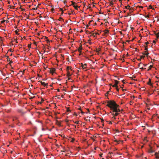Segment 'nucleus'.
I'll use <instances>...</instances> for the list:
<instances>
[{
	"mask_svg": "<svg viewBox=\"0 0 159 159\" xmlns=\"http://www.w3.org/2000/svg\"><path fill=\"white\" fill-rule=\"evenodd\" d=\"M107 106L110 109V112L108 113V115L111 120V121H107V122L109 124H111L112 122L118 119L117 116L120 112V109L119 106L114 100L108 101Z\"/></svg>",
	"mask_w": 159,
	"mask_h": 159,
	"instance_id": "f257e3e1",
	"label": "nucleus"
},
{
	"mask_svg": "<svg viewBox=\"0 0 159 159\" xmlns=\"http://www.w3.org/2000/svg\"><path fill=\"white\" fill-rule=\"evenodd\" d=\"M101 33V32L100 31H93L91 32V34L94 37H95L97 36V35H99Z\"/></svg>",
	"mask_w": 159,
	"mask_h": 159,
	"instance_id": "f03ea898",
	"label": "nucleus"
},
{
	"mask_svg": "<svg viewBox=\"0 0 159 159\" xmlns=\"http://www.w3.org/2000/svg\"><path fill=\"white\" fill-rule=\"evenodd\" d=\"M71 71H70L69 70H68V71H67L66 75L67 76L69 77L68 78V80L71 79L69 77L72 74V72Z\"/></svg>",
	"mask_w": 159,
	"mask_h": 159,
	"instance_id": "7ed1b4c3",
	"label": "nucleus"
},
{
	"mask_svg": "<svg viewBox=\"0 0 159 159\" xmlns=\"http://www.w3.org/2000/svg\"><path fill=\"white\" fill-rule=\"evenodd\" d=\"M71 5L76 10H78V8H79V7L77 6V4L75 2H72Z\"/></svg>",
	"mask_w": 159,
	"mask_h": 159,
	"instance_id": "20e7f679",
	"label": "nucleus"
},
{
	"mask_svg": "<svg viewBox=\"0 0 159 159\" xmlns=\"http://www.w3.org/2000/svg\"><path fill=\"white\" fill-rule=\"evenodd\" d=\"M83 49L81 45L80 46V47L76 50H78L79 52L80 53V55L81 54V51Z\"/></svg>",
	"mask_w": 159,
	"mask_h": 159,
	"instance_id": "39448f33",
	"label": "nucleus"
},
{
	"mask_svg": "<svg viewBox=\"0 0 159 159\" xmlns=\"http://www.w3.org/2000/svg\"><path fill=\"white\" fill-rule=\"evenodd\" d=\"M56 69L54 68H52L50 70V72L51 73L52 75L55 73Z\"/></svg>",
	"mask_w": 159,
	"mask_h": 159,
	"instance_id": "423d86ee",
	"label": "nucleus"
},
{
	"mask_svg": "<svg viewBox=\"0 0 159 159\" xmlns=\"http://www.w3.org/2000/svg\"><path fill=\"white\" fill-rule=\"evenodd\" d=\"M89 24L90 25L95 26L96 25V23L94 22L93 20H90L89 22Z\"/></svg>",
	"mask_w": 159,
	"mask_h": 159,
	"instance_id": "0eeeda50",
	"label": "nucleus"
},
{
	"mask_svg": "<svg viewBox=\"0 0 159 159\" xmlns=\"http://www.w3.org/2000/svg\"><path fill=\"white\" fill-rule=\"evenodd\" d=\"M39 82L41 83V85H43L44 87L47 86V88L48 87H47V86L48 85V83H45L44 82H42L40 81H39Z\"/></svg>",
	"mask_w": 159,
	"mask_h": 159,
	"instance_id": "6e6552de",
	"label": "nucleus"
},
{
	"mask_svg": "<svg viewBox=\"0 0 159 159\" xmlns=\"http://www.w3.org/2000/svg\"><path fill=\"white\" fill-rule=\"evenodd\" d=\"M154 34L156 36V40H157L159 38V33H156V32H154Z\"/></svg>",
	"mask_w": 159,
	"mask_h": 159,
	"instance_id": "1a4fd4ad",
	"label": "nucleus"
},
{
	"mask_svg": "<svg viewBox=\"0 0 159 159\" xmlns=\"http://www.w3.org/2000/svg\"><path fill=\"white\" fill-rule=\"evenodd\" d=\"M104 34L103 35L105 36H106L109 33V31L107 30H106L103 31Z\"/></svg>",
	"mask_w": 159,
	"mask_h": 159,
	"instance_id": "9d476101",
	"label": "nucleus"
},
{
	"mask_svg": "<svg viewBox=\"0 0 159 159\" xmlns=\"http://www.w3.org/2000/svg\"><path fill=\"white\" fill-rule=\"evenodd\" d=\"M81 66L82 68L84 69H85L87 68V65L86 64H81Z\"/></svg>",
	"mask_w": 159,
	"mask_h": 159,
	"instance_id": "9b49d317",
	"label": "nucleus"
},
{
	"mask_svg": "<svg viewBox=\"0 0 159 159\" xmlns=\"http://www.w3.org/2000/svg\"><path fill=\"white\" fill-rule=\"evenodd\" d=\"M148 84L150 86H152V84L151 82V80L150 79H149V81L148 82Z\"/></svg>",
	"mask_w": 159,
	"mask_h": 159,
	"instance_id": "f8f14e48",
	"label": "nucleus"
},
{
	"mask_svg": "<svg viewBox=\"0 0 159 159\" xmlns=\"http://www.w3.org/2000/svg\"><path fill=\"white\" fill-rule=\"evenodd\" d=\"M125 8L126 9H128L129 10H131L132 9V8L130 7V6L129 5H127V6H125Z\"/></svg>",
	"mask_w": 159,
	"mask_h": 159,
	"instance_id": "ddd939ff",
	"label": "nucleus"
},
{
	"mask_svg": "<svg viewBox=\"0 0 159 159\" xmlns=\"http://www.w3.org/2000/svg\"><path fill=\"white\" fill-rule=\"evenodd\" d=\"M153 67V66L152 65H150L148 67V69H147V70L149 71L150 70L152 69V68Z\"/></svg>",
	"mask_w": 159,
	"mask_h": 159,
	"instance_id": "4468645a",
	"label": "nucleus"
},
{
	"mask_svg": "<svg viewBox=\"0 0 159 159\" xmlns=\"http://www.w3.org/2000/svg\"><path fill=\"white\" fill-rule=\"evenodd\" d=\"M156 157L157 158L159 159V153H156L155 154Z\"/></svg>",
	"mask_w": 159,
	"mask_h": 159,
	"instance_id": "2eb2a0df",
	"label": "nucleus"
},
{
	"mask_svg": "<svg viewBox=\"0 0 159 159\" xmlns=\"http://www.w3.org/2000/svg\"><path fill=\"white\" fill-rule=\"evenodd\" d=\"M101 49L100 48H97L96 49V51L98 52V54H99V52L100 51Z\"/></svg>",
	"mask_w": 159,
	"mask_h": 159,
	"instance_id": "dca6fc26",
	"label": "nucleus"
},
{
	"mask_svg": "<svg viewBox=\"0 0 159 159\" xmlns=\"http://www.w3.org/2000/svg\"><path fill=\"white\" fill-rule=\"evenodd\" d=\"M120 2L122 3V1H127V2H129L130 1V0H117Z\"/></svg>",
	"mask_w": 159,
	"mask_h": 159,
	"instance_id": "f3484780",
	"label": "nucleus"
},
{
	"mask_svg": "<svg viewBox=\"0 0 159 159\" xmlns=\"http://www.w3.org/2000/svg\"><path fill=\"white\" fill-rule=\"evenodd\" d=\"M67 71H68V70H70V71H72V69L69 66H67L66 68Z\"/></svg>",
	"mask_w": 159,
	"mask_h": 159,
	"instance_id": "a211bd4d",
	"label": "nucleus"
},
{
	"mask_svg": "<svg viewBox=\"0 0 159 159\" xmlns=\"http://www.w3.org/2000/svg\"><path fill=\"white\" fill-rule=\"evenodd\" d=\"M115 84H116V85H118V84L119 83V82L117 80H115Z\"/></svg>",
	"mask_w": 159,
	"mask_h": 159,
	"instance_id": "6ab92c4d",
	"label": "nucleus"
},
{
	"mask_svg": "<svg viewBox=\"0 0 159 159\" xmlns=\"http://www.w3.org/2000/svg\"><path fill=\"white\" fill-rule=\"evenodd\" d=\"M143 64L141 62H140V63H139V67L142 66V67H143V66H143Z\"/></svg>",
	"mask_w": 159,
	"mask_h": 159,
	"instance_id": "aec40b11",
	"label": "nucleus"
},
{
	"mask_svg": "<svg viewBox=\"0 0 159 159\" xmlns=\"http://www.w3.org/2000/svg\"><path fill=\"white\" fill-rule=\"evenodd\" d=\"M78 109H79V110H80V111H81V113L82 114H83L84 113V112H83L82 111V110H81V108L80 107L79 108H78Z\"/></svg>",
	"mask_w": 159,
	"mask_h": 159,
	"instance_id": "412c9836",
	"label": "nucleus"
},
{
	"mask_svg": "<svg viewBox=\"0 0 159 159\" xmlns=\"http://www.w3.org/2000/svg\"><path fill=\"white\" fill-rule=\"evenodd\" d=\"M73 122L76 124H79V122L78 121H73Z\"/></svg>",
	"mask_w": 159,
	"mask_h": 159,
	"instance_id": "4be33fe9",
	"label": "nucleus"
},
{
	"mask_svg": "<svg viewBox=\"0 0 159 159\" xmlns=\"http://www.w3.org/2000/svg\"><path fill=\"white\" fill-rule=\"evenodd\" d=\"M6 21V20H3L2 21H1V23L2 24L4 22H5Z\"/></svg>",
	"mask_w": 159,
	"mask_h": 159,
	"instance_id": "5701e85b",
	"label": "nucleus"
},
{
	"mask_svg": "<svg viewBox=\"0 0 159 159\" xmlns=\"http://www.w3.org/2000/svg\"><path fill=\"white\" fill-rule=\"evenodd\" d=\"M15 33H16V34H18V31L17 30H16L15 31Z\"/></svg>",
	"mask_w": 159,
	"mask_h": 159,
	"instance_id": "b1692460",
	"label": "nucleus"
},
{
	"mask_svg": "<svg viewBox=\"0 0 159 159\" xmlns=\"http://www.w3.org/2000/svg\"><path fill=\"white\" fill-rule=\"evenodd\" d=\"M112 87H113L115 88L116 87H117V85H116V84H114L112 85Z\"/></svg>",
	"mask_w": 159,
	"mask_h": 159,
	"instance_id": "393cba45",
	"label": "nucleus"
},
{
	"mask_svg": "<svg viewBox=\"0 0 159 159\" xmlns=\"http://www.w3.org/2000/svg\"><path fill=\"white\" fill-rule=\"evenodd\" d=\"M59 20L60 21H61V20H63V19L61 17H60L59 20Z\"/></svg>",
	"mask_w": 159,
	"mask_h": 159,
	"instance_id": "a878e982",
	"label": "nucleus"
},
{
	"mask_svg": "<svg viewBox=\"0 0 159 159\" xmlns=\"http://www.w3.org/2000/svg\"><path fill=\"white\" fill-rule=\"evenodd\" d=\"M118 86H117V87H116L115 88L116 89V90H117V91H119V89H118Z\"/></svg>",
	"mask_w": 159,
	"mask_h": 159,
	"instance_id": "bb28decb",
	"label": "nucleus"
},
{
	"mask_svg": "<svg viewBox=\"0 0 159 159\" xmlns=\"http://www.w3.org/2000/svg\"><path fill=\"white\" fill-rule=\"evenodd\" d=\"M113 4V3L112 2H111L110 3V5L111 6V5H112Z\"/></svg>",
	"mask_w": 159,
	"mask_h": 159,
	"instance_id": "cd10ccee",
	"label": "nucleus"
},
{
	"mask_svg": "<svg viewBox=\"0 0 159 159\" xmlns=\"http://www.w3.org/2000/svg\"><path fill=\"white\" fill-rule=\"evenodd\" d=\"M73 115L77 116V114H76V113L75 112H74V114H73Z\"/></svg>",
	"mask_w": 159,
	"mask_h": 159,
	"instance_id": "c85d7f7f",
	"label": "nucleus"
},
{
	"mask_svg": "<svg viewBox=\"0 0 159 159\" xmlns=\"http://www.w3.org/2000/svg\"><path fill=\"white\" fill-rule=\"evenodd\" d=\"M144 56H141L140 57V58H141V59H142V58H144Z\"/></svg>",
	"mask_w": 159,
	"mask_h": 159,
	"instance_id": "c756f323",
	"label": "nucleus"
},
{
	"mask_svg": "<svg viewBox=\"0 0 159 159\" xmlns=\"http://www.w3.org/2000/svg\"><path fill=\"white\" fill-rule=\"evenodd\" d=\"M148 52H145V55H148Z\"/></svg>",
	"mask_w": 159,
	"mask_h": 159,
	"instance_id": "7c9ffc66",
	"label": "nucleus"
},
{
	"mask_svg": "<svg viewBox=\"0 0 159 159\" xmlns=\"http://www.w3.org/2000/svg\"><path fill=\"white\" fill-rule=\"evenodd\" d=\"M147 64H143V66H147Z\"/></svg>",
	"mask_w": 159,
	"mask_h": 159,
	"instance_id": "2f4dec72",
	"label": "nucleus"
},
{
	"mask_svg": "<svg viewBox=\"0 0 159 159\" xmlns=\"http://www.w3.org/2000/svg\"><path fill=\"white\" fill-rule=\"evenodd\" d=\"M72 139V140H71V141H72V142H73L74 141V140H75V139L73 138Z\"/></svg>",
	"mask_w": 159,
	"mask_h": 159,
	"instance_id": "473e14b6",
	"label": "nucleus"
},
{
	"mask_svg": "<svg viewBox=\"0 0 159 159\" xmlns=\"http://www.w3.org/2000/svg\"><path fill=\"white\" fill-rule=\"evenodd\" d=\"M25 70H24L23 71V72H22V75H23L24 74V73L25 72Z\"/></svg>",
	"mask_w": 159,
	"mask_h": 159,
	"instance_id": "72a5a7b5",
	"label": "nucleus"
},
{
	"mask_svg": "<svg viewBox=\"0 0 159 159\" xmlns=\"http://www.w3.org/2000/svg\"><path fill=\"white\" fill-rule=\"evenodd\" d=\"M9 7H10L11 8H13V6H12V7H11V6L9 5Z\"/></svg>",
	"mask_w": 159,
	"mask_h": 159,
	"instance_id": "f704fd0d",
	"label": "nucleus"
},
{
	"mask_svg": "<svg viewBox=\"0 0 159 159\" xmlns=\"http://www.w3.org/2000/svg\"><path fill=\"white\" fill-rule=\"evenodd\" d=\"M147 49H148L147 47H145V50H147Z\"/></svg>",
	"mask_w": 159,
	"mask_h": 159,
	"instance_id": "c9c22d12",
	"label": "nucleus"
},
{
	"mask_svg": "<svg viewBox=\"0 0 159 159\" xmlns=\"http://www.w3.org/2000/svg\"><path fill=\"white\" fill-rule=\"evenodd\" d=\"M153 43H155L156 41H155L154 40V41H153Z\"/></svg>",
	"mask_w": 159,
	"mask_h": 159,
	"instance_id": "e433bc0d",
	"label": "nucleus"
},
{
	"mask_svg": "<svg viewBox=\"0 0 159 159\" xmlns=\"http://www.w3.org/2000/svg\"><path fill=\"white\" fill-rule=\"evenodd\" d=\"M63 11H62V12H61V15H62V14H63Z\"/></svg>",
	"mask_w": 159,
	"mask_h": 159,
	"instance_id": "4c0bfd02",
	"label": "nucleus"
},
{
	"mask_svg": "<svg viewBox=\"0 0 159 159\" xmlns=\"http://www.w3.org/2000/svg\"><path fill=\"white\" fill-rule=\"evenodd\" d=\"M6 21L7 23H8V20H6Z\"/></svg>",
	"mask_w": 159,
	"mask_h": 159,
	"instance_id": "58836bf2",
	"label": "nucleus"
},
{
	"mask_svg": "<svg viewBox=\"0 0 159 159\" xmlns=\"http://www.w3.org/2000/svg\"><path fill=\"white\" fill-rule=\"evenodd\" d=\"M8 61H10V58L8 59Z\"/></svg>",
	"mask_w": 159,
	"mask_h": 159,
	"instance_id": "ea45409f",
	"label": "nucleus"
},
{
	"mask_svg": "<svg viewBox=\"0 0 159 159\" xmlns=\"http://www.w3.org/2000/svg\"><path fill=\"white\" fill-rule=\"evenodd\" d=\"M141 58H140V59H138V60H139V61H140V60H141Z\"/></svg>",
	"mask_w": 159,
	"mask_h": 159,
	"instance_id": "a19ab883",
	"label": "nucleus"
},
{
	"mask_svg": "<svg viewBox=\"0 0 159 159\" xmlns=\"http://www.w3.org/2000/svg\"><path fill=\"white\" fill-rule=\"evenodd\" d=\"M148 43L147 42L146 43V44H147Z\"/></svg>",
	"mask_w": 159,
	"mask_h": 159,
	"instance_id": "79ce46f5",
	"label": "nucleus"
},
{
	"mask_svg": "<svg viewBox=\"0 0 159 159\" xmlns=\"http://www.w3.org/2000/svg\"><path fill=\"white\" fill-rule=\"evenodd\" d=\"M118 122H117V123H116V124H118Z\"/></svg>",
	"mask_w": 159,
	"mask_h": 159,
	"instance_id": "37998d69",
	"label": "nucleus"
},
{
	"mask_svg": "<svg viewBox=\"0 0 159 159\" xmlns=\"http://www.w3.org/2000/svg\"><path fill=\"white\" fill-rule=\"evenodd\" d=\"M91 24H93V22H92V23H91Z\"/></svg>",
	"mask_w": 159,
	"mask_h": 159,
	"instance_id": "c03bdc74",
	"label": "nucleus"
},
{
	"mask_svg": "<svg viewBox=\"0 0 159 159\" xmlns=\"http://www.w3.org/2000/svg\"><path fill=\"white\" fill-rule=\"evenodd\" d=\"M124 12H125V11H124Z\"/></svg>",
	"mask_w": 159,
	"mask_h": 159,
	"instance_id": "a18cd8bd",
	"label": "nucleus"
},
{
	"mask_svg": "<svg viewBox=\"0 0 159 159\" xmlns=\"http://www.w3.org/2000/svg\"><path fill=\"white\" fill-rule=\"evenodd\" d=\"M16 43H17V41H16Z\"/></svg>",
	"mask_w": 159,
	"mask_h": 159,
	"instance_id": "49530a36",
	"label": "nucleus"
},
{
	"mask_svg": "<svg viewBox=\"0 0 159 159\" xmlns=\"http://www.w3.org/2000/svg\"><path fill=\"white\" fill-rule=\"evenodd\" d=\"M95 149L96 150V148H95Z\"/></svg>",
	"mask_w": 159,
	"mask_h": 159,
	"instance_id": "de8ad7c7",
	"label": "nucleus"
}]
</instances>
